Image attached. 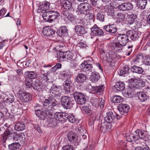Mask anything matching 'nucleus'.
Returning <instances> with one entry per match:
<instances>
[{"label": "nucleus", "mask_w": 150, "mask_h": 150, "mask_svg": "<svg viewBox=\"0 0 150 150\" xmlns=\"http://www.w3.org/2000/svg\"><path fill=\"white\" fill-rule=\"evenodd\" d=\"M43 105L46 112L41 110L36 115L40 120H44L47 118V114L51 116L52 115L54 111L58 107L59 102L52 97H49L45 100Z\"/></svg>", "instance_id": "nucleus-1"}, {"label": "nucleus", "mask_w": 150, "mask_h": 150, "mask_svg": "<svg viewBox=\"0 0 150 150\" xmlns=\"http://www.w3.org/2000/svg\"><path fill=\"white\" fill-rule=\"evenodd\" d=\"M128 38L127 34V35L119 34L117 35V39L119 42L115 43L117 51H120L122 50V47L126 44L129 40Z\"/></svg>", "instance_id": "nucleus-2"}, {"label": "nucleus", "mask_w": 150, "mask_h": 150, "mask_svg": "<svg viewBox=\"0 0 150 150\" xmlns=\"http://www.w3.org/2000/svg\"><path fill=\"white\" fill-rule=\"evenodd\" d=\"M59 16L58 12L52 10L45 12L42 14V17L46 21L51 22Z\"/></svg>", "instance_id": "nucleus-3"}, {"label": "nucleus", "mask_w": 150, "mask_h": 150, "mask_svg": "<svg viewBox=\"0 0 150 150\" xmlns=\"http://www.w3.org/2000/svg\"><path fill=\"white\" fill-rule=\"evenodd\" d=\"M61 102L62 106L66 109H70L73 106L74 101L70 97L63 96L61 98Z\"/></svg>", "instance_id": "nucleus-4"}, {"label": "nucleus", "mask_w": 150, "mask_h": 150, "mask_svg": "<svg viewBox=\"0 0 150 150\" xmlns=\"http://www.w3.org/2000/svg\"><path fill=\"white\" fill-rule=\"evenodd\" d=\"M73 95L77 104L82 105L85 103L86 98V96L82 93L76 92L73 93Z\"/></svg>", "instance_id": "nucleus-5"}, {"label": "nucleus", "mask_w": 150, "mask_h": 150, "mask_svg": "<svg viewBox=\"0 0 150 150\" xmlns=\"http://www.w3.org/2000/svg\"><path fill=\"white\" fill-rule=\"evenodd\" d=\"M91 8V6L87 3H81L78 6V8L81 13L85 15L89 13V9Z\"/></svg>", "instance_id": "nucleus-6"}, {"label": "nucleus", "mask_w": 150, "mask_h": 150, "mask_svg": "<svg viewBox=\"0 0 150 150\" xmlns=\"http://www.w3.org/2000/svg\"><path fill=\"white\" fill-rule=\"evenodd\" d=\"M59 89L57 86H53L51 87L50 89V92L52 97L54 98L57 101L54 97H56L57 98H59L61 96V94L59 91ZM50 97H51L50 96ZM51 97H52L51 96ZM59 103V102L57 101Z\"/></svg>", "instance_id": "nucleus-7"}, {"label": "nucleus", "mask_w": 150, "mask_h": 150, "mask_svg": "<svg viewBox=\"0 0 150 150\" xmlns=\"http://www.w3.org/2000/svg\"><path fill=\"white\" fill-rule=\"evenodd\" d=\"M63 10L62 8L61 9V14L65 20L68 21H70L71 22L74 21L75 19V17L72 13H69L67 11H63Z\"/></svg>", "instance_id": "nucleus-8"}, {"label": "nucleus", "mask_w": 150, "mask_h": 150, "mask_svg": "<svg viewBox=\"0 0 150 150\" xmlns=\"http://www.w3.org/2000/svg\"><path fill=\"white\" fill-rule=\"evenodd\" d=\"M117 109L120 115H125L128 112L129 107L127 104H120L119 105Z\"/></svg>", "instance_id": "nucleus-9"}, {"label": "nucleus", "mask_w": 150, "mask_h": 150, "mask_svg": "<svg viewBox=\"0 0 150 150\" xmlns=\"http://www.w3.org/2000/svg\"><path fill=\"white\" fill-rule=\"evenodd\" d=\"M67 113L64 112H57L54 113L55 119L59 122H64L66 120Z\"/></svg>", "instance_id": "nucleus-10"}, {"label": "nucleus", "mask_w": 150, "mask_h": 150, "mask_svg": "<svg viewBox=\"0 0 150 150\" xmlns=\"http://www.w3.org/2000/svg\"><path fill=\"white\" fill-rule=\"evenodd\" d=\"M127 34L130 39L133 41L137 40L139 37V32L133 30L129 31L127 32Z\"/></svg>", "instance_id": "nucleus-11"}, {"label": "nucleus", "mask_w": 150, "mask_h": 150, "mask_svg": "<svg viewBox=\"0 0 150 150\" xmlns=\"http://www.w3.org/2000/svg\"><path fill=\"white\" fill-rule=\"evenodd\" d=\"M50 4L48 2L45 1L43 2L39 6L37 9L38 13H43L46 12V11L50 8Z\"/></svg>", "instance_id": "nucleus-12"}, {"label": "nucleus", "mask_w": 150, "mask_h": 150, "mask_svg": "<svg viewBox=\"0 0 150 150\" xmlns=\"http://www.w3.org/2000/svg\"><path fill=\"white\" fill-rule=\"evenodd\" d=\"M114 7L111 5H106L104 6V10L107 13L108 16L111 18L115 16V10Z\"/></svg>", "instance_id": "nucleus-13"}, {"label": "nucleus", "mask_w": 150, "mask_h": 150, "mask_svg": "<svg viewBox=\"0 0 150 150\" xmlns=\"http://www.w3.org/2000/svg\"><path fill=\"white\" fill-rule=\"evenodd\" d=\"M91 33L93 35L101 36L103 35V32L102 30L95 24L91 28Z\"/></svg>", "instance_id": "nucleus-14"}, {"label": "nucleus", "mask_w": 150, "mask_h": 150, "mask_svg": "<svg viewBox=\"0 0 150 150\" xmlns=\"http://www.w3.org/2000/svg\"><path fill=\"white\" fill-rule=\"evenodd\" d=\"M20 99L23 102H28L32 99V96L29 93L23 92L20 95Z\"/></svg>", "instance_id": "nucleus-15"}, {"label": "nucleus", "mask_w": 150, "mask_h": 150, "mask_svg": "<svg viewBox=\"0 0 150 150\" xmlns=\"http://www.w3.org/2000/svg\"><path fill=\"white\" fill-rule=\"evenodd\" d=\"M60 3L64 9L70 11L73 10L72 4L70 1L67 0H61Z\"/></svg>", "instance_id": "nucleus-16"}, {"label": "nucleus", "mask_w": 150, "mask_h": 150, "mask_svg": "<svg viewBox=\"0 0 150 150\" xmlns=\"http://www.w3.org/2000/svg\"><path fill=\"white\" fill-rule=\"evenodd\" d=\"M86 78L87 76L85 74L79 73L76 76L75 81L78 83H83L86 81Z\"/></svg>", "instance_id": "nucleus-17"}, {"label": "nucleus", "mask_w": 150, "mask_h": 150, "mask_svg": "<svg viewBox=\"0 0 150 150\" xmlns=\"http://www.w3.org/2000/svg\"><path fill=\"white\" fill-rule=\"evenodd\" d=\"M104 29L107 32L111 33H115L117 30L116 26L114 24L105 25L104 27Z\"/></svg>", "instance_id": "nucleus-18"}, {"label": "nucleus", "mask_w": 150, "mask_h": 150, "mask_svg": "<svg viewBox=\"0 0 150 150\" xmlns=\"http://www.w3.org/2000/svg\"><path fill=\"white\" fill-rule=\"evenodd\" d=\"M55 31L50 28L48 27H44L42 30V34L45 36H49L54 34Z\"/></svg>", "instance_id": "nucleus-19"}, {"label": "nucleus", "mask_w": 150, "mask_h": 150, "mask_svg": "<svg viewBox=\"0 0 150 150\" xmlns=\"http://www.w3.org/2000/svg\"><path fill=\"white\" fill-rule=\"evenodd\" d=\"M67 137L69 140L72 143H78V137L75 133L70 132L68 134Z\"/></svg>", "instance_id": "nucleus-20"}, {"label": "nucleus", "mask_w": 150, "mask_h": 150, "mask_svg": "<svg viewBox=\"0 0 150 150\" xmlns=\"http://www.w3.org/2000/svg\"><path fill=\"white\" fill-rule=\"evenodd\" d=\"M106 115L107 116L104 118V121L106 123H110L115 119V116L111 112H107Z\"/></svg>", "instance_id": "nucleus-21"}, {"label": "nucleus", "mask_w": 150, "mask_h": 150, "mask_svg": "<svg viewBox=\"0 0 150 150\" xmlns=\"http://www.w3.org/2000/svg\"><path fill=\"white\" fill-rule=\"evenodd\" d=\"M111 126L110 123H106L104 121L103 123H102L101 125L100 130L101 132L104 133L106 132V130L108 131L110 130L111 128Z\"/></svg>", "instance_id": "nucleus-22"}, {"label": "nucleus", "mask_w": 150, "mask_h": 150, "mask_svg": "<svg viewBox=\"0 0 150 150\" xmlns=\"http://www.w3.org/2000/svg\"><path fill=\"white\" fill-rule=\"evenodd\" d=\"M81 69L85 71L86 74H89L92 72L93 66L87 65L86 64H81L80 65Z\"/></svg>", "instance_id": "nucleus-23"}, {"label": "nucleus", "mask_w": 150, "mask_h": 150, "mask_svg": "<svg viewBox=\"0 0 150 150\" xmlns=\"http://www.w3.org/2000/svg\"><path fill=\"white\" fill-rule=\"evenodd\" d=\"M25 128V124L23 122H18L16 123L14 126L15 130L17 131H22Z\"/></svg>", "instance_id": "nucleus-24"}, {"label": "nucleus", "mask_w": 150, "mask_h": 150, "mask_svg": "<svg viewBox=\"0 0 150 150\" xmlns=\"http://www.w3.org/2000/svg\"><path fill=\"white\" fill-rule=\"evenodd\" d=\"M147 131L144 130H141L137 129L135 131V134L136 138H146L145 137L146 135V132Z\"/></svg>", "instance_id": "nucleus-25"}, {"label": "nucleus", "mask_w": 150, "mask_h": 150, "mask_svg": "<svg viewBox=\"0 0 150 150\" xmlns=\"http://www.w3.org/2000/svg\"><path fill=\"white\" fill-rule=\"evenodd\" d=\"M75 32L78 34L83 35L86 33V31L84 27L81 25H77L74 28Z\"/></svg>", "instance_id": "nucleus-26"}, {"label": "nucleus", "mask_w": 150, "mask_h": 150, "mask_svg": "<svg viewBox=\"0 0 150 150\" xmlns=\"http://www.w3.org/2000/svg\"><path fill=\"white\" fill-rule=\"evenodd\" d=\"M137 18V16L136 14H132L128 16L126 19V22L127 24L131 25L133 24L134 20Z\"/></svg>", "instance_id": "nucleus-27"}, {"label": "nucleus", "mask_w": 150, "mask_h": 150, "mask_svg": "<svg viewBox=\"0 0 150 150\" xmlns=\"http://www.w3.org/2000/svg\"><path fill=\"white\" fill-rule=\"evenodd\" d=\"M99 74L97 72L93 71L92 72V75L90 77L91 81L93 82L97 81L100 78Z\"/></svg>", "instance_id": "nucleus-28"}, {"label": "nucleus", "mask_w": 150, "mask_h": 150, "mask_svg": "<svg viewBox=\"0 0 150 150\" xmlns=\"http://www.w3.org/2000/svg\"><path fill=\"white\" fill-rule=\"evenodd\" d=\"M33 86L35 90H37L38 91L40 92L42 91V88L41 87V83L38 80L36 81L33 84Z\"/></svg>", "instance_id": "nucleus-29"}, {"label": "nucleus", "mask_w": 150, "mask_h": 150, "mask_svg": "<svg viewBox=\"0 0 150 150\" xmlns=\"http://www.w3.org/2000/svg\"><path fill=\"white\" fill-rule=\"evenodd\" d=\"M57 34L59 36L62 37L65 35L67 33V29L66 26H62L57 31Z\"/></svg>", "instance_id": "nucleus-30"}, {"label": "nucleus", "mask_w": 150, "mask_h": 150, "mask_svg": "<svg viewBox=\"0 0 150 150\" xmlns=\"http://www.w3.org/2000/svg\"><path fill=\"white\" fill-rule=\"evenodd\" d=\"M137 95L139 100L141 102H144L147 99V95L142 92H139L137 93Z\"/></svg>", "instance_id": "nucleus-31"}, {"label": "nucleus", "mask_w": 150, "mask_h": 150, "mask_svg": "<svg viewBox=\"0 0 150 150\" xmlns=\"http://www.w3.org/2000/svg\"><path fill=\"white\" fill-rule=\"evenodd\" d=\"M114 87L117 91H122L125 89V84L121 82H117Z\"/></svg>", "instance_id": "nucleus-32"}, {"label": "nucleus", "mask_w": 150, "mask_h": 150, "mask_svg": "<svg viewBox=\"0 0 150 150\" xmlns=\"http://www.w3.org/2000/svg\"><path fill=\"white\" fill-rule=\"evenodd\" d=\"M130 69L133 72L139 74H142L144 71L142 67L136 66L132 67Z\"/></svg>", "instance_id": "nucleus-33"}, {"label": "nucleus", "mask_w": 150, "mask_h": 150, "mask_svg": "<svg viewBox=\"0 0 150 150\" xmlns=\"http://www.w3.org/2000/svg\"><path fill=\"white\" fill-rule=\"evenodd\" d=\"M147 3L146 0H138L137 2V5L139 8L144 9Z\"/></svg>", "instance_id": "nucleus-34"}, {"label": "nucleus", "mask_w": 150, "mask_h": 150, "mask_svg": "<svg viewBox=\"0 0 150 150\" xmlns=\"http://www.w3.org/2000/svg\"><path fill=\"white\" fill-rule=\"evenodd\" d=\"M63 84L64 89L67 92L70 91V85L71 84V82L70 79H68L64 82Z\"/></svg>", "instance_id": "nucleus-35"}, {"label": "nucleus", "mask_w": 150, "mask_h": 150, "mask_svg": "<svg viewBox=\"0 0 150 150\" xmlns=\"http://www.w3.org/2000/svg\"><path fill=\"white\" fill-rule=\"evenodd\" d=\"M111 100L112 102L114 103H120L123 101V98L121 96H112Z\"/></svg>", "instance_id": "nucleus-36"}, {"label": "nucleus", "mask_w": 150, "mask_h": 150, "mask_svg": "<svg viewBox=\"0 0 150 150\" xmlns=\"http://www.w3.org/2000/svg\"><path fill=\"white\" fill-rule=\"evenodd\" d=\"M126 136L127 141L129 142H132L135 141L136 138L135 134L134 135L132 133H127Z\"/></svg>", "instance_id": "nucleus-37"}, {"label": "nucleus", "mask_w": 150, "mask_h": 150, "mask_svg": "<svg viewBox=\"0 0 150 150\" xmlns=\"http://www.w3.org/2000/svg\"><path fill=\"white\" fill-rule=\"evenodd\" d=\"M129 69V67L128 66L126 65L123 67V69L120 71V75L121 76H125V75L128 74V71Z\"/></svg>", "instance_id": "nucleus-38"}, {"label": "nucleus", "mask_w": 150, "mask_h": 150, "mask_svg": "<svg viewBox=\"0 0 150 150\" xmlns=\"http://www.w3.org/2000/svg\"><path fill=\"white\" fill-rule=\"evenodd\" d=\"M20 145L18 143H13L8 145V148L10 150H16L20 149Z\"/></svg>", "instance_id": "nucleus-39"}, {"label": "nucleus", "mask_w": 150, "mask_h": 150, "mask_svg": "<svg viewBox=\"0 0 150 150\" xmlns=\"http://www.w3.org/2000/svg\"><path fill=\"white\" fill-rule=\"evenodd\" d=\"M65 54L67 60L70 61L71 60L74 59V55L72 52L70 51H67L65 52Z\"/></svg>", "instance_id": "nucleus-40"}, {"label": "nucleus", "mask_w": 150, "mask_h": 150, "mask_svg": "<svg viewBox=\"0 0 150 150\" xmlns=\"http://www.w3.org/2000/svg\"><path fill=\"white\" fill-rule=\"evenodd\" d=\"M66 120L68 119V120L71 123H76L77 120L74 116L72 115H69L67 113V116H66Z\"/></svg>", "instance_id": "nucleus-41"}, {"label": "nucleus", "mask_w": 150, "mask_h": 150, "mask_svg": "<svg viewBox=\"0 0 150 150\" xmlns=\"http://www.w3.org/2000/svg\"><path fill=\"white\" fill-rule=\"evenodd\" d=\"M58 61L59 62L66 61V57L65 52H61L58 55L57 57Z\"/></svg>", "instance_id": "nucleus-42"}, {"label": "nucleus", "mask_w": 150, "mask_h": 150, "mask_svg": "<svg viewBox=\"0 0 150 150\" xmlns=\"http://www.w3.org/2000/svg\"><path fill=\"white\" fill-rule=\"evenodd\" d=\"M82 110L84 113L90 115L92 114V112L89 106H84L82 107Z\"/></svg>", "instance_id": "nucleus-43"}, {"label": "nucleus", "mask_w": 150, "mask_h": 150, "mask_svg": "<svg viewBox=\"0 0 150 150\" xmlns=\"http://www.w3.org/2000/svg\"><path fill=\"white\" fill-rule=\"evenodd\" d=\"M143 57V55L142 54H139L136 55L135 58L133 59V62H137L139 63L142 61Z\"/></svg>", "instance_id": "nucleus-44"}, {"label": "nucleus", "mask_w": 150, "mask_h": 150, "mask_svg": "<svg viewBox=\"0 0 150 150\" xmlns=\"http://www.w3.org/2000/svg\"><path fill=\"white\" fill-rule=\"evenodd\" d=\"M145 138H136L135 140L136 143L138 144L144 146L146 145L145 142Z\"/></svg>", "instance_id": "nucleus-45"}, {"label": "nucleus", "mask_w": 150, "mask_h": 150, "mask_svg": "<svg viewBox=\"0 0 150 150\" xmlns=\"http://www.w3.org/2000/svg\"><path fill=\"white\" fill-rule=\"evenodd\" d=\"M104 89V85H102L100 86L93 87V90L96 93H100L102 92Z\"/></svg>", "instance_id": "nucleus-46"}, {"label": "nucleus", "mask_w": 150, "mask_h": 150, "mask_svg": "<svg viewBox=\"0 0 150 150\" xmlns=\"http://www.w3.org/2000/svg\"><path fill=\"white\" fill-rule=\"evenodd\" d=\"M25 74L26 76H28V77L29 79H33L36 77V75L33 71H27L25 72Z\"/></svg>", "instance_id": "nucleus-47"}, {"label": "nucleus", "mask_w": 150, "mask_h": 150, "mask_svg": "<svg viewBox=\"0 0 150 150\" xmlns=\"http://www.w3.org/2000/svg\"><path fill=\"white\" fill-rule=\"evenodd\" d=\"M96 18L99 21L103 22L104 21V15L101 12H98L96 16Z\"/></svg>", "instance_id": "nucleus-48"}, {"label": "nucleus", "mask_w": 150, "mask_h": 150, "mask_svg": "<svg viewBox=\"0 0 150 150\" xmlns=\"http://www.w3.org/2000/svg\"><path fill=\"white\" fill-rule=\"evenodd\" d=\"M125 15L124 13H118L116 16V18L119 21V22L124 21L125 18Z\"/></svg>", "instance_id": "nucleus-49"}, {"label": "nucleus", "mask_w": 150, "mask_h": 150, "mask_svg": "<svg viewBox=\"0 0 150 150\" xmlns=\"http://www.w3.org/2000/svg\"><path fill=\"white\" fill-rule=\"evenodd\" d=\"M17 140L20 142H24L25 140V136L23 133H21L20 134L16 135Z\"/></svg>", "instance_id": "nucleus-50"}, {"label": "nucleus", "mask_w": 150, "mask_h": 150, "mask_svg": "<svg viewBox=\"0 0 150 150\" xmlns=\"http://www.w3.org/2000/svg\"><path fill=\"white\" fill-rule=\"evenodd\" d=\"M4 135L3 136L4 139L5 140L7 138L11 136L12 133L9 131L8 129H6L4 133Z\"/></svg>", "instance_id": "nucleus-51"}, {"label": "nucleus", "mask_w": 150, "mask_h": 150, "mask_svg": "<svg viewBox=\"0 0 150 150\" xmlns=\"http://www.w3.org/2000/svg\"><path fill=\"white\" fill-rule=\"evenodd\" d=\"M93 63V59L91 57H89L88 59L86 61H84V62L82 63L81 64H85L87 65L92 66V64Z\"/></svg>", "instance_id": "nucleus-52"}, {"label": "nucleus", "mask_w": 150, "mask_h": 150, "mask_svg": "<svg viewBox=\"0 0 150 150\" xmlns=\"http://www.w3.org/2000/svg\"><path fill=\"white\" fill-rule=\"evenodd\" d=\"M104 100L102 98H100L98 100V106L100 107V108L103 109L104 107Z\"/></svg>", "instance_id": "nucleus-53"}, {"label": "nucleus", "mask_w": 150, "mask_h": 150, "mask_svg": "<svg viewBox=\"0 0 150 150\" xmlns=\"http://www.w3.org/2000/svg\"><path fill=\"white\" fill-rule=\"evenodd\" d=\"M118 8L119 10L120 11H127L125 3L122 4L121 5H119V6H118Z\"/></svg>", "instance_id": "nucleus-54"}, {"label": "nucleus", "mask_w": 150, "mask_h": 150, "mask_svg": "<svg viewBox=\"0 0 150 150\" xmlns=\"http://www.w3.org/2000/svg\"><path fill=\"white\" fill-rule=\"evenodd\" d=\"M136 84L134 83V81L132 80V79L130 80V82L129 83V88H130V90L131 89L132 90L134 88H136V86L135 85Z\"/></svg>", "instance_id": "nucleus-55"}, {"label": "nucleus", "mask_w": 150, "mask_h": 150, "mask_svg": "<svg viewBox=\"0 0 150 150\" xmlns=\"http://www.w3.org/2000/svg\"><path fill=\"white\" fill-rule=\"evenodd\" d=\"M47 74H45L43 75V74H40L39 76V79H40L44 83L47 81L48 79L47 77Z\"/></svg>", "instance_id": "nucleus-56"}, {"label": "nucleus", "mask_w": 150, "mask_h": 150, "mask_svg": "<svg viewBox=\"0 0 150 150\" xmlns=\"http://www.w3.org/2000/svg\"><path fill=\"white\" fill-rule=\"evenodd\" d=\"M7 102L12 103L15 100V98L13 95L9 94L8 98H6Z\"/></svg>", "instance_id": "nucleus-57"}, {"label": "nucleus", "mask_w": 150, "mask_h": 150, "mask_svg": "<svg viewBox=\"0 0 150 150\" xmlns=\"http://www.w3.org/2000/svg\"><path fill=\"white\" fill-rule=\"evenodd\" d=\"M77 46L81 48L86 49L88 47V46L85 42H80L78 43Z\"/></svg>", "instance_id": "nucleus-58"}, {"label": "nucleus", "mask_w": 150, "mask_h": 150, "mask_svg": "<svg viewBox=\"0 0 150 150\" xmlns=\"http://www.w3.org/2000/svg\"><path fill=\"white\" fill-rule=\"evenodd\" d=\"M129 89V88L128 89L129 90L127 93V96H127V97L129 98H131L133 97L134 95V91H130Z\"/></svg>", "instance_id": "nucleus-59"}, {"label": "nucleus", "mask_w": 150, "mask_h": 150, "mask_svg": "<svg viewBox=\"0 0 150 150\" xmlns=\"http://www.w3.org/2000/svg\"><path fill=\"white\" fill-rule=\"evenodd\" d=\"M26 86L28 88H30L33 86L32 84V80L31 79L26 80L25 82Z\"/></svg>", "instance_id": "nucleus-60"}, {"label": "nucleus", "mask_w": 150, "mask_h": 150, "mask_svg": "<svg viewBox=\"0 0 150 150\" xmlns=\"http://www.w3.org/2000/svg\"><path fill=\"white\" fill-rule=\"evenodd\" d=\"M126 7L127 9V11L131 10L132 9L133 7V4L129 2L125 3Z\"/></svg>", "instance_id": "nucleus-61"}, {"label": "nucleus", "mask_w": 150, "mask_h": 150, "mask_svg": "<svg viewBox=\"0 0 150 150\" xmlns=\"http://www.w3.org/2000/svg\"><path fill=\"white\" fill-rule=\"evenodd\" d=\"M62 149L64 150H73V147L71 145H66L64 146Z\"/></svg>", "instance_id": "nucleus-62"}, {"label": "nucleus", "mask_w": 150, "mask_h": 150, "mask_svg": "<svg viewBox=\"0 0 150 150\" xmlns=\"http://www.w3.org/2000/svg\"><path fill=\"white\" fill-rule=\"evenodd\" d=\"M34 108L35 114H36L39 111H41V109H42L41 106L40 105L37 104L34 106Z\"/></svg>", "instance_id": "nucleus-63"}, {"label": "nucleus", "mask_w": 150, "mask_h": 150, "mask_svg": "<svg viewBox=\"0 0 150 150\" xmlns=\"http://www.w3.org/2000/svg\"><path fill=\"white\" fill-rule=\"evenodd\" d=\"M19 109L17 107L13 106L11 109V113L13 114H16L18 112V110Z\"/></svg>", "instance_id": "nucleus-64"}]
</instances>
